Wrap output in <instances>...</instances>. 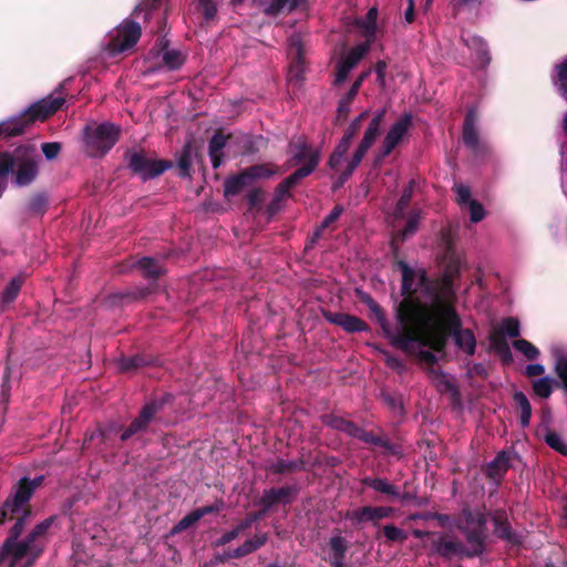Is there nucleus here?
I'll use <instances>...</instances> for the list:
<instances>
[{
	"label": "nucleus",
	"instance_id": "obj_62",
	"mask_svg": "<svg viewBox=\"0 0 567 567\" xmlns=\"http://www.w3.org/2000/svg\"><path fill=\"white\" fill-rule=\"evenodd\" d=\"M470 215H471V220L473 223H478L481 221L484 216H485V210H484V207L482 206V204H480L477 200H471L470 202Z\"/></svg>",
	"mask_w": 567,
	"mask_h": 567
},
{
	"label": "nucleus",
	"instance_id": "obj_39",
	"mask_svg": "<svg viewBox=\"0 0 567 567\" xmlns=\"http://www.w3.org/2000/svg\"><path fill=\"white\" fill-rule=\"evenodd\" d=\"M415 181L411 179L408 185L403 188L402 194L395 206V215L403 216L408 209L413 194H414Z\"/></svg>",
	"mask_w": 567,
	"mask_h": 567
},
{
	"label": "nucleus",
	"instance_id": "obj_44",
	"mask_svg": "<svg viewBox=\"0 0 567 567\" xmlns=\"http://www.w3.org/2000/svg\"><path fill=\"white\" fill-rule=\"evenodd\" d=\"M163 63L169 70H178L185 62L184 55L178 50H167L162 56Z\"/></svg>",
	"mask_w": 567,
	"mask_h": 567
},
{
	"label": "nucleus",
	"instance_id": "obj_64",
	"mask_svg": "<svg viewBox=\"0 0 567 567\" xmlns=\"http://www.w3.org/2000/svg\"><path fill=\"white\" fill-rule=\"evenodd\" d=\"M491 516L494 528H497L508 522L507 513L502 508L494 511Z\"/></svg>",
	"mask_w": 567,
	"mask_h": 567
},
{
	"label": "nucleus",
	"instance_id": "obj_54",
	"mask_svg": "<svg viewBox=\"0 0 567 567\" xmlns=\"http://www.w3.org/2000/svg\"><path fill=\"white\" fill-rule=\"evenodd\" d=\"M383 534L390 542L403 543L406 539L405 533L393 524L383 527Z\"/></svg>",
	"mask_w": 567,
	"mask_h": 567
},
{
	"label": "nucleus",
	"instance_id": "obj_24",
	"mask_svg": "<svg viewBox=\"0 0 567 567\" xmlns=\"http://www.w3.org/2000/svg\"><path fill=\"white\" fill-rule=\"evenodd\" d=\"M324 317L329 322L341 327L348 333H355L370 330L365 321L353 315H349L346 312H329Z\"/></svg>",
	"mask_w": 567,
	"mask_h": 567
},
{
	"label": "nucleus",
	"instance_id": "obj_18",
	"mask_svg": "<svg viewBox=\"0 0 567 567\" xmlns=\"http://www.w3.org/2000/svg\"><path fill=\"white\" fill-rule=\"evenodd\" d=\"M393 513L394 509L392 507L367 505L347 512L346 518L349 519L354 526H360L365 523H372L373 525H377L379 520L391 517Z\"/></svg>",
	"mask_w": 567,
	"mask_h": 567
},
{
	"label": "nucleus",
	"instance_id": "obj_58",
	"mask_svg": "<svg viewBox=\"0 0 567 567\" xmlns=\"http://www.w3.org/2000/svg\"><path fill=\"white\" fill-rule=\"evenodd\" d=\"M416 228H417V217H415V216L410 217L406 225L404 226V228L395 233L396 238H400V241L404 243V240L408 237L412 236L416 231Z\"/></svg>",
	"mask_w": 567,
	"mask_h": 567
},
{
	"label": "nucleus",
	"instance_id": "obj_30",
	"mask_svg": "<svg viewBox=\"0 0 567 567\" xmlns=\"http://www.w3.org/2000/svg\"><path fill=\"white\" fill-rule=\"evenodd\" d=\"M330 558L329 563L332 567H347L344 559L349 549L348 542L344 537L338 535L333 536L329 540Z\"/></svg>",
	"mask_w": 567,
	"mask_h": 567
},
{
	"label": "nucleus",
	"instance_id": "obj_37",
	"mask_svg": "<svg viewBox=\"0 0 567 567\" xmlns=\"http://www.w3.org/2000/svg\"><path fill=\"white\" fill-rule=\"evenodd\" d=\"M254 183L257 179H267L276 174L275 165L271 163L256 164L245 168Z\"/></svg>",
	"mask_w": 567,
	"mask_h": 567
},
{
	"label": "nucleus",
	"instance_id": "obj_38",
	"mask_svg": "<svg viewBox=\"0 0 567 567\" xmlns=\"http://www.w3.org/2000/svg\"><path fill=\"white\" fill-rule=\"evenodd\" d=\"M494 533L498 538L506 540L511 545L520 546L523 543L522 536L512 528L509 522L494 528Z\"/></svg>",
	"mask_w": 567,
	"mask_h": 567
},
{
	"label": "nucleus",
	"instance_id": "obj_48",
	"mask_svg": "<svg viewBox=\"0 0 567 567\" xmlns=\"http://www.w3.org/2000/svg\"><path fill=\"white\" fill-rule=\"evenodd\" d=\"M545 442L553 450L557 451L561 455H567V444H565L560 435L554 431H548L545 434Z\"/></svg>",
	"mask_w": 567,
	"mask_h": 567
},
{
	"label": "nucleus",
	"instance_id": "obj_46",
	"mask_svg": "<svg viewBox=\"0 0 567 567\" xmlns=\"http://www.w3.org/2000/svg\"><path fill=\"white\" fill-rule=\"evenodd\" d=\"M353 101L354 100L350 99L347 95H343L339 100L338 107H337V114H336V124H342L347 121V118L350 114L351 105H352Z\"/></svg>",
	"mask_w": 567,
	"mask_h": 567
},
{
	"label": "nucleus",
	"instance_id": "obj_17",
	"mask_svg": "<svg viewBox=\"0 0 567 567\" xmlns=\"http://www.w3.org/2000/svg\"><path fill=\"white\" fill-rule=\"evenodd\" d=\"M343 433L348 434L349 436L353 439H358L361 442L365 444H371L374 446H380L385 450V452L390 455H400V447L393 443H391L389 440L384 439L383 436L377 435L373 432L365 431L364 429L360 427L352 421H348Z\"/></svg>",
	"mask_w": 567,
	"mask_h": 567
},
{
	"label": "nucleus",
	"instance_id": "obj_32",
	"mask_svg": "<svg viewBox=\"0 0 567 567\" xmlns=\"http://www.w3.org/2000/svg\"><path fill=\"white\" fill-rule=\"evenodd\" d=\"M251 184L252 182L250 181L246 169H243L237 175L230 176L225 181L224 194L226 197L236 196Z\"/></svg>",
	"mask_w": 567,
	"mask_h": 567
},
{
	"label": "nucleus",
	"instance_id": "obj_29",
	"mask_svg": "<svg viewBox=\"0 0 567 567\" xmlns=\"http://www.w3.org/2000/svg\"><path fill=\"white\" fill-rule=\"evenodd\" d=\"M462 40L463 43L475 54L476 63L481 68H486L491 62L487 43L477 35H468Z\"/></svg>",
	"mask_w": 567,
	"mask_h": 567
},
{
	"label": "nucleus",
	"instance_id": "obj_10",
	"mask_svg": "<svg viewBox=\"0 0 567 567\" xmlns=\"http://www.w3.org/2000/svg\"><path fill=\"white\" fill-rule=\"evenodd\" d=\"M429 556H437L444 563L460 561L468 558L466 544L453 533L433 534Z\"/></svg>",
	"mask_w": 567,
	"mask_h": 567
},
{
	"label": "nucleus",
	"instance_id": "obj_16",
	"mask_svg": "<svg viewBox=\"0 0 567 567\" xmlns=\"http://www.w3.org/2000/svg\"><path fill=\"white\" fill-rule=\"evenodd\" d=\"M412 126V115L410 113L403 114L389 130L382 145L379 150V157H388L394 148L402 142L404 135Z\"/></svg>",
	"mask_w": 567,
	"mask_h": 567
},
{
	"label": "nucleus",
	"instance_id": "obj_23",
	"mask_svg": "<svg viewBox=\"0 0 567 567\" xmlns=\"http://www.w3.org/2000/svg\"><path fill=\"white\" fill-rule=\"evenodd\" d=\"M268 542L267 533L256 534L254 537L246 539L240 546L234 548L231 550H227L223 557L219 558V561L224 563L228 559H240L246 557L259 548L264 547Z\"/></svg>",
	"mask_w": 567,
	"mask_h": 567
},
{
	"label": "nucleus",
	"instance_id": "obj_7",
	"mask_svg": "<svg viewBox=\"0 0 567 567\" xmlns=\"http://www.w3.org/2000/svg\"><path fill=\"white\" fill-rule=\"evenodd\" d=\"M121 127L110 122L95 126H85L84 145L85 153L90 157H103L118 142Z\"/></svg>",
	"mask_w": 567,
	"mask_h": 567
},
{
	"label": "nucleus",
	"instance_id": "obj_36",
	"mask_svg": "<svg viewBox=\"0 0 567 567\" xmlns=\"http://www.w3.org/2000/svg\"><path fill=\"white\" fill-rule=\"evenodd\" d=\"M513 400L519 410V423L522 427H527L530 423L532 417V405L528 398L522 391H516L513 394Z\"/></svg>",
	"mask_w": 567,
	"mask_h": 567
},
{
	"label": "nucleus",
	"instance_id": "obj_12",
	"mask_svg": "<svg viewBox=\"0 0 567 567\" xmlns=\"http://www.w3.org/2000/svg\"><path fill=\"white\" fill-rule=\"evenodd\" d=\"M478 113L475 107L468 109L462 127V141L476 159H485L491 155V147L480 140Z\"/></svg>",
	"mask_w": 567,
	"mask_h": 567
},
{
	"label": "nucleus",
	"instance_id": "obj_26",
	"mask_svg": "<svg viewBox=\"0 0 567 567\" xmlns=\"http://www.w3.org/2000/svg\"><path fill=\"white\" fill-rule=\"evenodd\" d=\"M360 483L385 496L386 499H398L401 496L400 488L386 478L365 476Z\"/></svg>",
	"mask_w": 567,
	"mask_h": 567
},
{
	"label": "nucleus",
	"instance_id": "obj_35",
	"mask_svg": "<svg viewBox=\"0 0 567 567\" xmlns=\"http://www.w3.org/2000/svg\"><path fill=\"white\" fill-rule=\"evenodd\" d=\"M306 470V462L303 458L286 461L278 458L275 463L269 466V471L274 474L282 475L287 473H295L298 471Z\"/></svg>",
	"mask_w": 567,
	"mask_h": 567
},
{
	"label": "nucleus",
	"instance_id": "obj_49",
	"mask_svg": "<svg viewBox=\"0 0 567 567\" xmlns=\"http://www.w3.org/2000/svg\"><path fill=\"white\" fill-rule=\"evenodd\" d=\"M199 520V517L196 511H192L186 516H184L177 524H175L171 530L173 535L179 534L189 527H192L195 523Z\"/></svg>",
	"mask_w": 567,
	"mask_h": 567
},
{
	"label": "nucleus",
	"instance_id": "obj_28",
	"mask_svg": "<svg viewBox=\"0 0 567 567\" xmlns=\"http://www.w3.org/2000/svg\"><path fill=\"white\" fill-rule=\"evenodd\" d=\"M195 9L202 17L200 27L212 28L219 22L216 0H196Z\"/></svg>",
	"mask_w": 567,
	"mask_h": 567
},
{
	"label": "nucleus",
	"instance_id": "obj_4",
	"mask_svg": "<svg viewBox=\"0 0 567 567\" xmlns=\"http://www.w3.org/2000/svg\"><path fill=\"white\" fill-rule=\"evenodd\" d=\"M142 276L152 281L147 286L135 287L125 291L114 292L107 296L106 302L112 307H123L136 301L146 299L155 291L154 282L162 276L166 275L167 270L164 262L153 257H142L133 264Z\"/></svg>",
	"mask_w": 567,
	"mask_h": 567
},
{
	"label": "nucleus",
	"instance_id": "obj_53",
	"mask_svg": "<svg viewBox=\"0 0 567 567\" xmlns=\"http://www.w3.org/2000/svg\"><path fill=\"white\" fill-rule=\"evenodd\" d=\"M555 372L561 381V388L567 395V357H559L556 360Z\"/></svg>",
	"mask_w": 567,
	"mask_h": 567
},
{
	"label": "nucleus",
	"instance_id": "obj_55",
	"mask_svg": "<svg viewBox=\"0 0 567 567\" xmlns=\"http://www.w3.org/2000/svg\"><path fill=\"white\" fill-rule=\"evenodd\" d=\"M290 53L295 55L297 63H301L303 59V44L300 35H292L289 40Z\"/></svg>",
	"mask_w": 567,
	"mask_h": 567
},
{
	"label": "nucleus",
	"instance_id": "obj_51",
	"mask_svg": "<svg viewBox=\"0 0 567 567\" xmlns=\"http://www.w3.org/2000/svg\"><path fill=\"white\" fill-rule=\"evenodd\" d=\"M47 197L44 194H35L28 202V209L33 214H43L47 208Z\"/></svg>",
	"mask_w": 567,
	"mask_h": 567
},
{
	"label": "nucleus",
	"instance_id": "obj_8",
	"mask_svg": "<svg viewBox=\"0 0 567 567\" xmlns=\"http://www.w3.org/2000/svg\"><path fill=\"white\" fill-rule=\"evenodd\" d=\"M124 161L131 174L138 176L143 182L154 179L173 167L172 161L153 158L143 148L127 150L124 153Z\"/></svg>",
	"mask_w": 567,
	"mask_h": 567
},
{
	"label": "nucleus",
	"instance_id": "obj_6",
	"mask_svg": "<svg viewBox=\"0 0 567 567\" xmlns=\"http://www.w3.org/2000/svg\"><path fill=\"white\" fill-rule=\"evenodd\" d=\"M63 103V97L50 95L31 104L20 116L0 122V137L22 135L29 125L37 121H45L60 110Z\"/></svg>",
	"mask_w": 567,
	"mask_h": 567
},
{
	"label": "nucleus",
	"instance_id": "obj_22",
	"mask_svg": "<svg viewBox=\"0 0 567 567\" xmlns=\"http://www.w3.org/2000/svg\"><path fill=\"white\" fill-rule=\"evenodd\" d=\"M385 109H381L377 111L372 120L370 121L367 130L364 131L363 137L360 141L355 152L353 154L357 155V158H363L367 152L371 148V146L377 141L378 136L381 133V125L385 116Z\"/></svg>",
	"mask_w": 567,
	"mask_h": 567
},
{
	"label": "nucleus",
	"instance_id": "obj_9",
	"mask_svg": "<svg viewBox=\"0 0 567 567\" xmlns=\"http://www.w3.org/2000/svg\"><path fill=\"white\" fill-rule=\"evenodd\" d=\"M174 400L173 394L165 393L159 398H154L146 402L137 416L124 429L121 434V441L125 442L132 436L147 432L152 422L158 420L159 413L163 412L164 408L172 403Z\"/></svg>",
	"mask_w": 567,
	"mask_h": 567
},
{
	"label": "nucleus",
	"instance_id": "obj_21",
	"mask_svg": "<svg viewBox=\"0 0 567 567\" xmlns=\"http://www.w3.org/2000/svg\"><path fill=\"white\" fill-rule=\"evenodd\" d=\"M369 42L361 43L352 48L349 53L337 63L334 79L336 85L341 84L347 80L351 70L360 62V60L369 51Z\"/></svg>",
	"mask_w": 567,
	"mask_h": 567
},
{
	"label": "nucleus",
	"instance_id": "obj_27",
	"mask_svg": "<svg viewBox=\"0 0 567 567\" xmlns=\"http://www.w3.org/2000/svg\"><path fill=\"white\" fill-rule=\"evenodd\" d=\"M308 169L297 168L292 174L281 181L275 188L272 198L276 202H284L290 197V189L297 186L301 179L307 177Z\"/></svg>",
	"mask_w": 567,
	"mask_h": 567
},
{
	"label": "nucleus",
	"instance_id": "obj_42",
	"mask_svg": "<svg viewBox=\"0 0 567 567\" xmlns=\"http://www.w3.org/2000/svg\"><path fill=\"white\" fill-rule=\"evenodd\" d=\"M555 85L559 94L567 101V58L556 66Z\"/></svg>",
	"mask_w": 567,
	"mask_h": 567
},
{
	"label": "nucleus",
	"instance_id": "obj_14",
	"mask_svg": "<svg viewBox=\"0 0 567 567\" xmlns=\"http://www.w3.org/2000/svg\"><path fill=\"white\" fill-rule=\"evenodd\" d=\"M289 148L292 153L290 159L291 165L297 166L305 163L299 168L308 169L307 177L311 175L319 165L320 151L313 148L305 138H299L298 141L290 143Z\"/></svg>",
	"mask_w": 567,
	"mask_h": 567
},
{
	"label": "nucleus",
	"instance_id": "obj_1",
	"mask_svg": "<svg viewBox=\"0 0 567 567\" xmlns=\"http://www.w3.org/2000/svg\"><path fill=\"white\" fill-rule=\"evenodd\" d=\"M44 476L39 475L34 478L27 476L20 478L12 486L7 499L0 506V525L8 519H14V524L9 529L8 537L0 548V565L8 558H12L10 567L21 560L28 553H34V557H40L44 551V546L39 542L54 522V516H50L37 524L33 529L22 540L19 537L24 530L28 519L32 515L30 499L37 488L42 486Z\"/></svg>",
	"mask_w": 567,
	"mask_h": 567
},
{
	"label": "nucleus",
	"instance_id": "obj_31",
	"mask_svg": "<svg viewBox=\"0 0 567 567\" xmlns=\"http://www.w3.org/2000/svg\"><path fill=\"white\" fill-rule=\"evenodd\" d=\"M147 365H157V359L150 354L138 353L131 357H123L118 361V369L122 372H134Z\"/></svg>",
	"mask_w": 567,
	"mask_h": 567
},
{
	"label": "nucleus",
	"instance_id": "obj_20",
	"mask_svg": "<svg viewBox=\"0 0 567 567\" xmlns=\"http://www.w3.org/2000/svg\"><path fill=\"white\" fill-rule=\"evenodd\" d=\"M486 523L487 518L482 516L477 518V526L474 528L462 529V533L467 542L468 558L480 557L486 548Z\"/></svg>",
	"mask_w": 567,
	"mask_h": 567
},
{
	"label": "nucleus",
	"instance_id": "obj_43",
	"mask_svg": "<svg viewBox=\"0 0 567 567\" xmlns=\"http://www.w3.org/2000/svg\"><path fill=\"white\" fill-rule=\"evenodd\" d=\"M554 383L556 381L549 377L540 378L533 382V391L537 396L548 399L553 393Z\"/></svg>",
	"mask_w": 567,
	"mask_h": 567
},
{
	"label": "nucleus",
	"instance_id": "obj_25",
	"mask_svg": "<svg viewBox=\"0 0 567 567\" xmlns=\"http://www.w3.org/2000/svg\"><path fill=\"white\" fill-rule=\"evenodd\" d=\"M198 155V146L192 138L188 140L183 146L182 152L177 157V168L181 177H190L193 172L194 158Z\"/></svg>",
	"mask_w": 567,
	"mask_h": 567
},
{
	"label": "nucleus",
	"instance_id": "obj_11",
	"mask_svg": "<svg viewBox=\"0 0 567 567\" xmlns=\"http://www.w3.org/2000/svg\"><path fill=\"white\" fill-rule=\"evenodd\" d=\"M18 166L14 172V182L18 186L30 185L39 174V165L35 155V147L30 144H23L16 147Z\"/></svg>",
	"mask_w": 567,
	"mask_h": 567
},
{
	"label": "nucleus",
	"instance_id": "obj_5",
	"mask_svg": "<svg viewBox=\"0 0 567 567\" xmlns=\"http://www.w3.org/2000/svg\"><path fill=\"white\" fill-rule=\"evenodd\" d=\"M371 313L374 316L377 322L379 323L382 334L386 338L391 346L396 349H400L403 352H409L410 350V340H408L416 326L417 319L421 312H409L405 316L404 320H400L398 317V309L401 306V301L394 307V317L398 323V329H392L389 320L385 317V312L382 307L373 299L370 298L364 303Z\"/></svg>",
	"mask_w": 567,
	"mask_h": 567
},
{
	"label": "nucleus",
	"instance_id": "obj_61",
	"mask_svg": "<svg viewBox=\"0 0 567 567\" xmlns=\"http://www.w3.org/2000/svg\"><path fill=\"white\" fill-rule=\"evenodd\" d=\"M361 161H362L361 157L357 158V155L353 154V156H352L351 161L349 162L347 168L339 176L340 184L344 183L346 181H348L352 176L353 172L360 165Z\"/></svg>",
	"mask_w": 567,
	"mask_h": 567
},
{
	"label": "nucleus",
	"instance_id": "obj_40",
	"mask_svg": "<svg viewBox=\"0 0 567 567\" xmlns=\"http://www.w3.org/2000/svg\"><path fill=\"white\" fill-rule=\"evenodd\" d=\"M492 333H503L504 338H517L520 334V324L518 319L508 317L502 321L499 330H495Z\"/></svg>",
	"mask_w": 567,
	"mask_h": 567
},
{
	"label": "nucleus",
	"instance_id": "obj_33",
	"mask_svg": "<svg viewBox=\"0 0 567 567\" xmlns=\"http://www.w3.org/2000/svg\"><path fill=\"white\" fill-rule=\"evenodd\" d=\"M489 342L492 349L497 353L504 365H508L513 362V354L509 344L503 333H491Z\"/></svg>",
	"mask_w": 567,
	"mask_h": 567
},
{
	"label": "nucleus",
	"instance_id": "obj_3",
	"mask_svg": "<svg viewBox=\"0 0 567 567\" xmlns=\"http://www.w3.org/2000/svg\"><path fill=\"white\" fill-rule=\"evenodd\" d=\"M453 338L455 346L467 355L476 351V338L468 328H463L462 319L455 306L429 310L420 315L410 340L408 354L414 352V344L429 348L435 352H445L447 341Z\"/></svg>",
	"mask_w": 567,
	"mask_h": 567
},
{
	"label": "nucleus",
	"instance_id": "obj_50",
	"mask_svg": "<svg viewBox=\"0 0 567 567\" xmlns=\"http://www.w3.org/2000/svg\"><path fill=\"white\" fill-rule=\"evenodd\" d=\"M228 138H229V135H225L219 131L216 132L213 135V137L209 140L208 153H212V154L223 153V148L226 146Z\"/></svg>",
	"mask_w": 567,
	"mask_h": 567
},
{
	"label": "nucleus",
	"instance_id": "obj_52",
	"mask_svg": "<svg viewBox=\"0 0 567 567\" xmlns=\"http://www.w3.org/2000/svg\"><path fill=\"white\" fill-rule=\"evenodd\" d=\"M321 421L327 426L343 432L344 426L349 420L334 414H324L321 416Z\"/></svg>",
	"mask_w": 567,
	"mask_h": 567
},
{
	"label": "nucleus",
	"instance_id": "obj_57",
	"mask_svg": "<svg viewBox=\"0 0 567 567\" xmlns=\"http://www.w3.org/2000/svg\"><path fill=\"white\" fill-rule=\"evenodd\" d=\"M41 150L45 158L52 161L60 154L62 144L59 142H47L41 145Z\"/></svg>",
	"mask_w": 567,
	"mask_h": 567
},
{
	"label": "nucleus",
	"instance_id": "obj_56",
	"mask_svg": "<svg viewBox=\"0 0 567 567\" xmlns=\"http://www.w3.org/2000/svg\"><path fill=\"white\" fill-rule=\"evenodd\" d=\"M265 193L261 188H254L247 195L249 209H260L264 203Z\"/></svg>",
	"mask_w": 567,
	"mask_h": 567
},
{
	"label": "nucleus",
	"instance_id": "obj_41",
	"mask_svg": "<svg viewBox=\"0 0 567 567\" xmlns=\"http://www.w3.org/2000/svg\"><path fill=\"white\" fill-rule=\"evenodd\" d=\"M513 347L530 361L536 360L540 354L538 348L526 339L514 340Z\"/></svg>",
	"mask_w": 567,
	"mask_h": 567
},
{
	"label": "nucleus",
	"instance_id": "obj_60",
	"mask_svg": "<svg viewBox=\"0 0 567 567\" xmlns=\"http://www.w3.org/2000/svg\"><path fill=\"white\" fill-rule=\"evenodd\" d=\"M224 506H225L224 501L218 499L214 504L196 508L195 511L200 519L205 515L219 513L224 508Z\"/></svg>",
	"mask_w": 567,
	"mask_h": 567
},
{
	"label": "nucleus",
	"instance_id": "obj_63",
	"mask_svg": "<svg viewBox=\"0 0 567 567\" xmlns=\"http://www.w3.org/2000/svg\"><path fill=\"white\" fill-rule=\"evenodd\" d=\"M433 350H420L417 353V358L421 362L425 363L426 365L434 367L437 363V357L434 353Z\"/></svg>",
	"mask_w": 567,
	"mask_h": 567
},
{
	"label": "nucleus",
	"instance_id": "obj_34",
	"mask_svg": "<svg viewBox=\"0 0 567 567\" xmlns=\"http://www.w3.org/2000/svg\"><path fill=\"white\" fill-rule=\"evenodd\" d=\"M25 280L27 275L24 272H20L8 282V285L4 287L2 291L1 297L3 306L12 303L18 298Z\"/></svg>",
	"mask_w": 567,
	"mask_h": 567
},
{
	"label": "nucleus",
	"instance_id": "obj_19",
	"mask_svg": "<svg viewBox=\"0 0 567 567\" xmlns=\"http://www.w3.org/2000/svg\"><path fill=\"white\" fill-rule=\"evenodd\" d=\"M516 453L511 451H501L496 456L483 466L484 475L494 482L496 486H501L505 474L512 467V460L516 457Z\"/></svg>",
	"mask_w": 567,
	"mask_h": 567
},
{
	"label": "nucleus",
	"instance_id": "obj_45",
	"mask_svg": "<svg viewBox=\"0 0 567 567\" xmlns=\"http://www.w3.org/2000/svg\"><path fill=\"white\" fill-rule=\"evenodd\" d=\"M17 162L16 150L10 152H0V176H7L14 172V165Z\"/></svg>",
	"mask_w": 567,
	"mask_h": 567
},
{
	"label": "nucleus",
	"instance_id": "obj_13",
	"mask_svg": "<svg viewBox=\"0 0 567 567\" xmlns=\"http://www.w3.org/2000/svg\"><path fill=\"white\" fill-rule=\"evenodd\" d=\"M142 28L131 19H124L110 34L107 47L112 53H123L131 50L140 40Z\"/></svg>",
	"mask_w": 567,
	"mask_h": 567
},
{
	"label": "nucleus",
	"instance_id": "obj_47",
	"mask_svg": "<svg viewBox=\"0 0 567 567\" xmlns=\"http://www.w3.org/2000/svg\"><path fill=\"white\" fill-rule=\"evenodd\" d=\"M290 0H270L264 8V13L269 17H277L284 11L289 12Z\"/></svg>",
	"mask_w": 567,
	"mask_h": 567
},
{
	"label": "nucleus",
	"instance_id": "obj_15",
	"mask_svg": "<svg viewBox=\"0 0 567 567\" xmlns=\"http://www.w3.org/2000/svg\"><path fill=\"white\" fill-rule=\"evenodd\" d=\"M299 491L300 488L297 484L266 488L256 505L264 506L268 512H271L279 504H291L299 494Z\"/></svg>",
	"mask_w": 567,
	"mask_h": 567
},
{
	"label": "nucleus",
	"instance_id": "obj_2",
	"mask_svg": "<svg viewBox=\"0 0 567 567\" xmlns=\"http://www.w3.org/2000/svg\"><path fill=\"white\" fill-rule=\"evenodd\" d=\"M401 271L400 292L403 297L398 309V317L404 320L409 312H424L455 306L456 291L454 282L460 275V261L451 257L439 277H430L424 268H412L404 260H395Z\"/></svg>",
	"mask_w": 567,
	"mask_h": 567
},
{
	"label": "nucleus",
	"instance_id": "obj_59",
	"mask_svg": "<svg viewBox=\"0 0 567 567\" xmlns=\"http://www.w3.org/2000/svg\"><path fill=\"white\" fill-rule=\"evenodd\" d=\"M343 213V207L341 205H336L332 210L327 215L323 220L321 221L320 229H327L329 228L334 221L338 220V218Z\"/></svg>",
	"mask_w": 567,
	"mask_h": 567
}]
</instances>
